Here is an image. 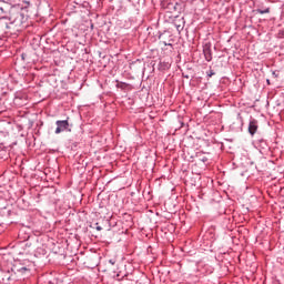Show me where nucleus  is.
<instances>
[{
  "mask_svg": "<svg viewBox=\"0 0 284 284\" xmlns=\"http://www.w3.org/2000/svg\"><path fill=\"white\" fill-rule=\"evenodd\" d=\"M203 52L206 61H212V50L210 49V47L206 45Z\"/></svg>",
  "mask_w": 284,
  "mask_h": 284,
  "instance_id": "obj_3",
  "label": "nucleus"
},
{
  "mask_svg": "<svg viewBox=\"0 0 284 284\" xmlns=\"http://www.w3.org/2000/svg\"><path fill=\"white\" fill-rule=\"evenodd\" d=\"M111 265H114V261L110 260Z\"/></svg>",
  "mask_w": 284,
  "mask_h": 284,
  "instance_id": "obj_6",
  "label": "nucleus"
},
{
  "mask_svg": "<svg viewBox=\"0 0 284 284\" xmlns=\"http://www.w3.org/2000/svg\"><path fill=\"white\" fill-rule=\"evenodd\" d=\"M97 230H98L99 232H101V226H98Z\"/></svg>",
  "mask_w": 284,
  "mask_h": 284,
  "instance_id": "obj_5",
  "label": "nucleus"
},
{
  "mask_svg": "<svg viewBox=\"0 0 284 284\" xmlns=\"http://www.w3.org/2000/svg\"><path fill=\"white\" fill-rule=\"evenodd\" d=\"M256 130H258V122L256 120H252L248 124V132L254 136L256 134Z\"/></svg>",
  "mask_w": 284,
  "mask_h": 284,
  "instance_id": "obj_2",
  "label": "nucleus"
},
{
  "mask_svg": "<svg viewBox=\"0 0 284 284\" xmlns=\"http://www.w3.org/2000/svg\"><path fill=\"white\" fill-rule=\"evenodd\" d=\"M257 12L260 13V14H267V12H270V9H266L265 11H263V10H257Z\"/></svg>",
  "mask_w": 284,
  "mask_h": 284,
  "instance_id": "obj_4",
  "label": "nucleus"
},
{
  "mask_svg": "<svg viewBox=\"0 0 284 284\" xmlns=\"http://www.w3.org/2000/svg\"><path fill=\"white\" fill-rule=\"evenodd\" d=\"M0 12H3V9H2V7H0Z\"/></svg>",
  "mask_w": 284,
  "mask_h": 284,
  "instance_id": "obj_7",
  "label": "nucleus"
},
{
  "mask_svg": "<svg viewBox=\"0 0 284 284\" xmlns=\"http://www.w3.org/2000/svg\"><path fill=\"white\" fill-rule=\"evenodd\" d=\"M267 83L270 84V80H267Z\"/></svg>",
  "mask_w": 284,
  "mask_h": 284,
  "instance_id": "obj_8",
  "label": "nucleus"
},
{
  "mask_svg": "<svg viewBox=\"0 0 284 284\" xmlns=\"http://www.w3.org/2000/svg\"><path fill=\"white\" fill-rule=\"evenodd\" d=\"M70 118L67 120H58L55 122L57 129H55V134H61V132H71L70 130V122L68 121Z\"/></svg>",
  "mask_w": 284,
  "mask_h": 284,
  "instance_id": "obj_1",
  "label": "nucleus"
}]
</instances>
